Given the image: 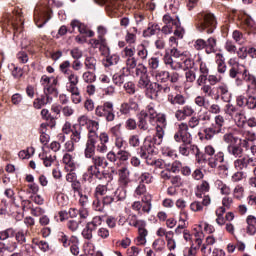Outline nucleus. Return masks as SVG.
Instances as JSON below:
<instances>
[{
    "mask_svg": "<svg viewBox=\"0 0 256 256\" xmlns=\"http://www.w3.org/2000/svg\"><path fill=\"white\" fill-rule=\"evenodd\" d=\"M196 29L199 33L206 32L208 35L215 33L217 29V18L209 11H203L196 16Z\"/></svg>",
    "mask_w": 256,
    "mask_h": 256,
    "instance_id": "nucleus-1",
    "label": "nucleus"
},
{
    "mask_svg": "<svg viewBox=\"0 0 256 256\" xmlns=\"http://www.w3.org/2000/svg\"><path fill=\"white\" fill-rule=\"evenodd\" d=\"M174 140L176 143H182L179 147L180 155L189 157V145L193 143V137L189 133V126L187 123H181L178 126L177 132L174 134Z\"/></svg>",
    "mask_w": 256,
    "mask_h": 256,
    "instance_id": "nucleus-2",
    "label": "nucleus"
},
{
    "mask_svg": "<svg viewBox=\"0 0 256 256\" xmlns=\"http://www.w3.org/2000/svg\"><path fill=\"white\" fill-rule=\"evenodd\" d=\"M95 115L111 123L115 121V105L111 101L104 102L96 107Z\"/></svg>",
    "mask_w": 256,
    "mask_h": 256,
    "instance_id": "nucleus-3",
    "label": "nucleus"
},
{
    "mask_svg": "<svg viewBox=\"0 0 256 256\" xmlns=\"http://www.w3.org/2000/svg\"><path fill=\"white\" fill-rule=\"evenodd\" d=\"M205 153L208 155V167L210 169H217L219 167V163L225 162V153L223 151H219L215 154V148L211 145L205 147Z\"/></svg>",
    "mask_w": 256,
    "mask_h": 256,
    "instance_id": "nucleus-4",
    "label": "nucleus"
},
{
    "mask_svg": "<svg viewBox=\"0 0 256 256\" xmlns=\"http://www.w3.org/2000/svg\"><path fill=\"white\" fill-rule=\"evenodd\" d=\"M215 47H217V39L210 37L205 41L204 39H197L194 43L196 51H203L205 49L207 55L215 53Z\"/></svg>",
    "mask_w": 256,
    "mask_h": 256,
    "instance_id": "nucleus-5",
    "label": "nucleus"
},
{
    "mask_svg": "<svg viewBox=\"0 0 256 256\" xmlns=\"http://www.w3.org/2000/svg\"><path fill=\"white\" fill-rule=\"evenodd\" d=\"M51 19L49 15V9L37 6L34 10V21H36L37 27L41 29Z\"/></svg>",
    "mask_w": 256,
    "mask_h": 256,
    "instance_id": "nucleus-6",
    "label": "nucleus"
},
{
    "mask_svg": "<svg viewBox=\"0 0 256 256\" xmlns=\"http://www.w3.org/2000/svg\"><path fill=\"white\" fill-rule=\"evenodd\" d=\"M96 139L97 133L93 130H90V134H88V140L84 150V157L86 159H93V157H95V145L97 143Z\"/></svg>",
    "mask_w": 256,
    "mask_h": 256,
    "instance_id": "nucleus-7",
    "label": "nucleus"
},
{
    "mask_svg": "<svg viewBox=\"0 0 256 256\" xmlns=\"http://www.w3.org/2000/svg\"><path fill=\"white\" fill-rule=\"evenodd\" d=\"M155 153V142L154 140L146 138L143 145L138 149V155L141 159H147L148 155H153Z\"/></svg>",
    "mask_w": 256,
    "mask_h": 256,
    "instance_id": "nucleus-8",
    "label": "nucleus"
},
{
    "mask_svg": "<svg viewBox=\"0 0 256 256\" xmlns=\"http://www.w3.org/2000/svg\"><path fill=\"white\" fill-rule=\"evenodd\" d=\"M139 67H142L143 70H141V68H136V75L137 76L140 75V79L138 81V87H140V89H145L146 87H150L151 80L147 75V68L143 64H139Z\"/></svg>",
    "mask_w": 256,
    "mask_h": 256,
    "instance_id": "nucleus-9",
    "label": "nucleus"
},
{
    "mask_svg": "<svg viewBox=\"0 0 256 256\" xmlns=\"http://www.w3.org/2000/svg\"><path fill=\"white\" fill-rule=\"evenodd\" d=\"M10 25H12L14 30V37H19L21 31H23V14L21 10L16 11L15 18L10 21Z\"/></svg>",
    "mask_w": 256,
    "mask_h": 256,
    "instance_id": "nucleus-10",
    "label": "nucleus"
},
{
    "mask_svg": "<svg viewBox=\"0 0 256 256\" xmlns=\"http://www.w3.org/2000/svg\"><path fill=\"white\" fill-rule=\"evenodd\" d=\"M251 164L253 167H255V159L247 156H241L240 158L234 161V167L238 171H243V169H247V167H249V165Z\"/></svg>",
    "mask_w": 256,
    "mask_h": 256,
    "instance_id": "nucleus-11",
    "label": "nucleus"
},
{
    "mask_svg": "<svg viewBox=\"0 0 256 256\" xmlns=\"http://www.w3.org/2000/svg\"><path fill=\"white\" fill-rule=\"evenodd\" d=\"M70 25L72 29L78 28V31L79 33H81V35H88V37H93L95 35V32H93L92 30H88L87 25L83 24L79 20H72Z\"/></svg>",
    "mask_w": 256,
    "mask_h": 256,
    "instance_id": "nucleus-12",
    "label": "nucleus"
},
{
    "mask_svg": "<svg viewBox=\"0 0 256 256\" xmlns=\"http://www.w3.org/2000/svg\"><path fill=\"white\" fill-rule=\"evenodd\" d=\"M53 97H49L45 95V92L41 94L39 97L34 99L33 101V107L34 109H43L45 105H49V103H52Z\"/></svg>",
    "mask_w": 256,
    "mask_h": 256,
    "instance_id": "nucleus-13",
    "label": "nucleus"
},
{
    "mask_svg": "<svg viewBox=\"0 0 256 256\" xmlns=\"http://www.w3.org/2000/svg\"><path fill=\"white\" fill-rule=\"evenodd\" d=\"M208 205H211V197L209 195H204V198L202 202L195 201L190 204L191 211L197 212V211H203V206L207 207Z\"/></svg>",
    "mask_w": 256,
    "mask_h": 256,
    "instance_id": "nucleus-14",
    "label": "nucleus"
},
{
    "mask_svg": "<svg viewBox=\"0 0 256 256\" xmlns=\"http://www.w3.org/2000/svg\"><path fill=\"white\" fill-rule=\"evenodd\" d=\"M129 175H131V172L127 167H122L118 170L119 183L123 185V187H127V185L131 183Z\"/></svg>",
    "mask_w": 256,
    "mask_h": 256,
    "instance_id": "nucleus-15",
    "label": "nucleus"
},
{
    "mask_svg": "<svg viewBox=\"0 0 256 256\" xmlns=\"http://www.w3.org/2000/svg\"><path fill=\"white\" fill-rule=\"evenodd\" d=\"M246 233L247 235H255L256 233V217L254 215H248L246 217Z\"/></svg>",
    "mask_w": 256,
    "mask_h": 256,
    "instance_id": "nucleus-16",
    "label": "nucleus"
},
{
    "mask_svg": "<svg viewBox=\"0 0 256 256\" xmlns=\"http://www.w3.org/2000/svg\"><path fill=\"white\" fill-rule=\"evenodd\" d=\"M227 153L229 155H232L233 157L241 158V157H243L244 151H243V148L241 147V145H238V143H237V144L228 145Z\"/></svg>",
    "mask_w": 256,
    "mask_h": 256,
    "instance_id": "nucleus-17",
    "label": "nucleus"
},
{
    "mask_svg": "<svg viewBox=\"0 0 256 256\" xmlns=\"http://www.w3.org/2000/svg\"><path fill=\"white\" fill-rule=\"evenodd\" d=\"M120 57L117 54L111 55V50L107 52L106 58L102 61L104 67H112V65H117L119 63Z\"/></svg>",
    "mask_w": 256,
    "mask_h": 256,
    "instance_id": "nucleus-18",
    "label": "nucleus"
},
{
    "mask_svg": "<svg viewBox=\"0 0 256 256\" xmlns=\"http://www.w3.org/2000/svg\"><path fill=\"white\" fill-rule=\"evenodd\" d=\"M81 133H83V126H81V124H74L72 126V134L70 136L71 141L79 143V141H81Z\"/></svg>",
    "mask_w": 256,
    "mask_h": 256,
    "instance_id": "nucleus-19",
    "label": "nucleus"
},
{
    "mask_svg": "<svg viewBox=\"0 0 256 256\" xmlns=\"http://www.w3.org/2000/svg\"><path fill=\"white\" fill-rule=\"evenodd\" d=\"M138 127L141 131L149 130V123H147V111L142 110L138 115Z\"/></svg>",
    "mask_w": 256,
    "mask_h": 256,
    "instance_id": "nucleus-20",
    "label": "nucleus"
},
{
    "mask_svg": "<svg viewBox=\"0 0 256 256\" xmlns=\"http://www.w3.org/2000/svg\"><path fill=\"white\" fill-rule=\"evenodd\" d=\"M233 119L240 129H244L245 125H247V116H245V112L243 110H240L239 113L235 114L233 116Z\"/></svg>",
    "mask_w": 256,
    "mask_h": 256,
    "instance_id": "nucleus-21",
    "label": "nucleus"
},
{
    "mask_svg": "<svg viewBox=\"0 0 256 256\" xmlns=\"http://www.w3.org/2000/svg\"><path fill=\"white\" fill-rule=\"evenodd\" d=\"M145 222H141V225L138 226V233L139 236L137 237V241L139 245H145V243H147V229H145Z\"/></svg>",
    "mask_w": 256,
    "mask_h": 256,
    "instance_id": "nucleus-22",
    "label": "nucleus"
},
{
    "mask_svg": "<svg viewBox=\"0 0 256 256\" xmlns=\"http://www.w3.org/2000/svg\"><path fill=\"white\" fill-rule=\"evenodd\" d=\"M92 164H94L97 169H106V167H109V162H107V158L104 156L96 155L92 157Z\"/></svg>",
    "mask_w": 256,
    "mask_h": 256,
    "instance_id": "nucleus-23",
    "label": "nucleus"
},
{
    "mask_svg": "<svg viewBox=\"0 0 256 256\" xmlns=\"http://www.w3.org/2000/svg\"><path fill=\"white\" fill-rule=\"evenodd\" d=\"M167 99L171 105H185L187 103V99L182 94H169Z\"/></svg>",
    "mask_w": 256,
    "mask_h": 256,
    "instance_id": "nucleus-24",
    "label": "nucleus"
},
{
    "mask_svg": "<svg viewBox=\"0 0 256 256\" xmlns=\"http://www.w3.org/2000/svg\"><path fill=\"white\" fill-rule=\"evenodd\" d=\"M161 31V26L159 24H148L146 30L143 31V37H153V35H157Z\"/></svg>",
    "mask_w": 256,
    "mask_h": 256,
    "instance_id": "nucleus-25",
    "label": "nucleus"
},
{
    "mask_svg": "<svg viewBox=\"0 0 256 256\" xmlns=\"http://www.w3.org/2000/svg\"><path fill=\"white\" fill-rule=\"evenodd\" d=\"M95 231H97V228L86 223L84 229L82 230V237L86 239V241H91V239H93V233H95Z\"/></svg>",
    "mask_w": 256,
    "mask_h": 256,
    "instance_id": "nucleus-26",
    "label": "nucleus"
},
{
    "mask_svg": "<svg viewBox=\"0 0 256 256\" xmlns=\"http://www.w3.org/2000/svg\"><path fill=\"white\" fill-rule=\"evenodd\" d=\"M58 241H59V243H62L63 247L67 248L71 245L72 241H77V237L72 236V238L69 239V236H67L65 233L59 232Z\"/></svg>",
    "mask_w": 256,
    "mask_h": 256,
    "instance_id": "nucleus-27",
    "label": "nucleus"
},
{
    "mask_svg": "<svg viewBox=\"0 0 256 256\" xmlns=\"http://www.w3.org/2000/svg\"><path fill=\"white\" fill-rule=\"evenodd\" d=\"M223 141L224 143H227V145H237L239 143V137L235 136V133L228 132L223 135Z\"/></svg>",
    "mask_w": 256,
    "mask_h": 256,
    "instance_id": "nucleus-28",
    "label": "nucleus"
},
{
    "mask_svg": "<svg viewBox=\"0 0 256 256\" xmlns=\"http://www.w3.org/2000/svg\"><path fill=\"white\" fill-rule=\"evenodd\" d=\"M163 137H165V130L163 129V126H156V133L153 137V141L156 145H161L163 143Z\"/></svg>",
    "mask_w": 256,
    "mask_h": 256,
    "instance_id": "nucleus-29",
    "label": "nucleus"
},
{
    "mask_svg": "<svg viewBox=\"0 0 256 256\" xmlns=\"http://www.w3.org/2000/svg\"><path fill=\"white\" fill-rule=\"evenodd\" d=\"M155 77L158 83H167L171 77V73H169V71L161 70L156 72Z\"/></svg>",
    "mask_w": 256,
    "mask_h": 256,
    "instance_id": "nucleus-30",
    "label": "nucleus"
},
{
    "mask_svg": "<svg viewBox=\"0 0 256 256\" xmlns=\"http://www.w3.org/2000/svg\"><path fill=\"white\" fill-rule=\"evenodd\" d=\"M17 242H12L10 246H7L5 242H0V256H5V251L13 253L17 249Z\"/></svg>",
    "mask_w": 256,
    "mask_h": 256,
    "instance_id": "nucleus-31",
    "label": "nucleus"
},
{
    "mask_svg": "<svg viewBox=\"0 0 256 256\" xmlns=\"http://www.w3.org/2000/svg\"><path fill=\"white\" fill-rule=\"evenodd\" d=\"M84 65H85L86 69H88L89 71H96L97 70V59H95V57H92V56H86V58L84 60Z\"/></svg>",
    "mask_w": 256,
    "mask_h": 256,
    "instance_id": "nucleus-32",
    "label": "nucleus"
},
{
    "mask_svg": "<svg viewBox=\"0 0 256 256\" xmlns=\"http://www.w3.org/2000/svg\"><path fill=\"white\" fill-rule=\"evenodd\" d=\"M98 5H105L108 9L115 10L119 7L117 0H94Z\"/></svg>",
    "mask_w": 256,
    "mask_h": 256,
    "instance_id": "nucleus-33",
    "label": "nucleus"
},
{
    "mask_svg": "<svg viewBox=\"0 0 256 256\" xmlns=\"http://www.w3.org/2000/svg\"><path fill=\"white\" fill-rule=\"evenodd\" d=\"M14 237L17 241L16 244L18 243V245H25V243H27V231H24L23 229L15 232Z\"/></svg>",
    "mask_w": 256,
    "mask_h": 256,
    "instance_id": "nucleus-34",
    "label": "nucleus"
},
{
    "mask_svg": "<svg viewBox=\"0 0 256 256\" xmlns=\"http://www.w3.org/2000/svg\"><path fill=\"white\" fill-rule=\"evenodd\" d=\"M123 199H125V197H121L119 195H117V192H115V196H105L102 199V203L103 205H111V203H117L119 201H123Z\"/></svg>",
    "mask_w": 256,
    "mask_h": 256,
    "instance_id": "nucleus-35",
    "label": "nucleus"
},
{
    "mask_svg": "<svg viewBox=\"0 0 256 256\" xmlns=\"http://www.w3.org/2000/svg\"><path fill=\"white\" fill-rule=\"evenodd\" d=\"M198 135H199L200 139H203V135H204V138H205L207 141H211V139H213V137H215V135H217V134H216L215 131L209 126V127L204 128L203 133L199 132Z\"/></svg>",
    "mask_w": 256,
    "mask_h": 256,
    "instance_id": "nucleus-36",
    "label": "nucleus"
},
{
    "mask_svg": "<svg viewBox=\"0 0 256 256\" xmlns=\"http://www.w3.org/2000/svg\"><path fill=\"white\" fill-rule=\"evenodd\" d=\"M222 101L229 103L231 101V94H229V88L225 85L218 87Z\"/></svg>",
    "mask_w": 256,
    "mask_h": 256,
    "instance_id": "nucleus-37",
    "label": "nucleus"
},
{
    "mask_svg": "<svg viewBox=\"0 0 256 256\" xmlns=\"http://www.w3.org/2000/svg\"><path fill=\"white\" fill-rule=\"evenodd\" d=\"M137 56L141 59V61H146L149 55V51L144 44H140L137 46Z\"/></svg>",
    "mask_w": 256,
    "mask_h": 256,
    "instance_id": "nucleus-38",
    "label": "nucleus"
},
{
    "mask_svg": "<svg viewBox=\"0 0 256 256\" xmlns=\"http://www.w3.org/2000/svg\"><path fill=\"white\" fill-rule=\"evenodd\" d=\"M44 94L47 96V97H59V90L57 89L56 86H49V85H46L44 86Z\"/></svg>",
    "mask_w": 256,
    "mask_h": 256,
    "instance_id": "nucleus-39",
    "label": "nucleus"
},
{
    "mask_svg": "<svg viewBox=\"0 0 256 256\" xmlns=\"http://www.w3.org/2000/svg\"><path fill=\"white\" fill-rule=\"evenodd\" d=\"M146 111L147 113V117H149L150 119V123L151 121H153L154 119H157V110H155V104L150 103L146 106Z\"/></svg>",
    "mask_w": 256,
    "mask_h": 256,
    "instance_id": "nucleus-40",
    "label": "nucleus"
},
{
    "mask_svg": "<svg viewBox=\"0 0 256 256\" xmlns=\"http://www.w3.org/2000/svg\"><path fill=\"white\" fill-rule=\"evenodd\" d=\"M15 237V229L7 228L0 232V241H7V239H11Z\"/></svg>",
    "mask_w": 256,
    "mask_h": 256,
    "instance_id": "nucleus-41",
    "label": "nucleus"
},
{
    "mask_svg": "<svg viewBox=\"0 0 256 256\" xmlns=\"http://www.w3.org/2000/svg\"><path fill=\"white\" fill-rule=\"evenodd\" d=\"M126 77H127V75H125V73H121V74L116 73L113 75L112 81H113L114 85L121 87L123 85V83H125Z\"/></svg>",
    "mask_w": 256,
    "mask_h": 256,
    "instance_id": "nucleus-42",
    "label": "nucleus"
},
{
    "mask_svg": "<svg viewBox=\"0 0 256 256\" xmlns=\"http://www.w3.org/2000/svg\"><path fill=\"white\" fill-rule=\"evenodd\" d=\"M195 159H196V162L199 163V165H203V164H206L208 162V159L207 158V153L206 152H201V150H198L195 154Z\"/></svg>",
    "mask_w": 256,
    "mask_h": 256,
    "instance_id": "nucleus-43",
    "label": "nucleus"
},
{
    "mask_svg": "<svg viewBox=\"0 0 256 256\" xmlns=\"http://www.w3.org/2000/svg\"><path fill=\"white\" fill-rule=\"evenodd\" d=\"M155 87H156V97L163 93H165V94L171 93V87H169L168 85L163 86V85L159 84V82H155Z\"/></svg>",
    "mask_w": 256,
    "mask_h": 256,
    "instance_id": "nucleus-44",
    "label": "nucleus"
},
{
    "mask_svg": "<svg viewBox=\"0 0 256 256\" xmlns=\"http://www.w3.org/2000/svg\"><path fill=\"white\" fill-rule=\"evenodd\" d=\"M94 177L99 181H103V179H111V173L107 171H101V169L98 168L94 173Z\"/></svg>",
    "mask_w": 256,
    "mask_h": 256,
    "instance_id": "nucleus-45",
    "label": "nucleus"
},
{
    "mask_svg": "<svg viewBox=\"0 0 256 256\" xmlns=\"http://www.w3.org/2000/svg\"><path fill=\"white\" fill-rule=\"evenodd\" d=\"M159 63H161V59L158 56L151 57L148 60V67L152 69V71H155L159 69Z\"/></svg>",
    "mask_w": 256,
    "mask_h": 256,
    "instance_id": "nucleus-46",
    "label": "nucleus"
},
{
    "mask_svg": "<svg viewBox=\"0 0 256 256\" xmlns=\"http://www.w3.org/2000/svg\"><path fill=\"white\" fill-rule=\"evenodd\" d=\"M127 221L131 227H139V226H141V223H145V221H143V220H138L137 215H135V214H130L128 216Z\"/></svg>",
    "mask_w": 256,
    "mask_h": 256,
    "instance_id": "nucleus-47",
    "label": "nucleus"
},
{
    "mask_svg": "<svg viewBox=\"0 0 256 256\" xmlns=\"http://www.w3.org/2000/svg\"><path fill=\"white\" fill-rule=\"evenodd\" d=\"M62 161L65 165L70 167L71 171H75V163L73 162V156L71 154H64Z\"/></svg>",
    "mask_w": 256,
    "mask_h": 256,
    "instance_id": "nucleus-48",
    "label": "nucleus"
},
{
    "mask_svg": "<svg viewBox=\"0 0 256 256\" xmlns=\"http://www.w3.org/2000/svg\"><path fill=\"white\" fill-rule=\"evenodd\" d=\"M81 223H82L81 219L79 220L72 219L67 222V227L69 231H72V233H75V231L79 229V225H81Z\"/></svg>",
    "mask_w": 256,
    "mask_h": 256,
    "instance_id": "nucleus-49",
    "label": "nucleus"
},
{
    "mask_svg": "<svg viewBox=\"0 0 256 256\" xmlns=\"http://www.w3.org/2000/svg\"><path fill=\"white\" fill-rule=\"evenodd\" d=\"M139 183H142L143 185H149V183H152L153 176L149 172H143L139 177Z\"/></svg>",
    "mask_w": 256,
    "mask_h": 256,
    "instance_id": "nucleus-50",
    "label": "nucleus"
},
{
    "mask_svg": "<svg viewBox=\"0 0 256 256\" xmlns=\"http://www.w3.org/2000/svg\"><path fill=\"white\" fill-rule=\"evenodd\" d=\"M195 104L198 107H204V109H209V100L205 99V96H197L195 98Z\"/></svg>",
    "mask_w": 256,
    "mask_h": 256,
    "instance_id": "nucleus-51",
    "label": "nucleus"
},
{
    "mask_svg": "<svg viewBox=\"0 0 256 256\" xmlns=\"http://www.w3.org/2000/svg\"><path fill=\"white\" fill-rule=\"evenodd\" d=\"M124 91H126L128 95H135L136 93L135 83L132 81H128L124 83Z\"/></svg>",
    "mask_w": 256,
    "mask_h": 256,
    "instance_id": "nucleus-52",
    "label": "nucleus"
},
{
    "mask_svg": "<svg viewBox=\"0 0 256 256\" xmlns=\"http://www.w3.org/2000/svg\"><path fill=\"white\" fill-rule=\"evenodd\" d=\"M146 194H147V186L139 182V185L136 187L134 191V197H141L142 195H146Z\"/></svg>",
    "mask_w": 256,
    "mask_h": 256,
    "instance_id": "nucleus-53",
    "label": "nucleus"
},
{
    "mask_svg": "<svg viewBox=\"0 0 256 256\" xmlns=\"http://www.w3.org/2000/svg\"><path fill=\"white\" fill-rule=\"evenodd\" d=\"M202 93H204L205 97H213L215 95V92L213 91V87L209 84H204L201 87Z\"/></svg>",
    "mask_w": 256,
    "mask_h": 256,
    "instance_id": "nucleus-54",
    "label": "nucleus"
},
{
    "mask_svg": "<svg viewBox=\"0 0 256 256\" xmlns=\"http://www.w3.org/2000/svg\"><path fill=\"white\" fill-rule=\"evenodd\" d=\"M70 67L71 62L69 60H66L60 64L59 69L64 75H69V73H71V70H69Z\"/></svg>",
    "mask_w": 256,
    "mask_h": 256,
    "instance_id": "nucleus-55",
    "label": "nucleus"
},
{
    "mask_svg": "<svg viewBox=\"0 0 256 256\" xmlns=\"http://www.w3.org/2000/svg\"><path fill=\"white\" fill-rule=\"evenodd\" d=\"M117 157H118V161H129L130 157H131V153L127 152L126 150H119L117 152Z\"/></svg>",
    "mask_w": 256,
    "mask_h": 256,
    "instance_id": "nucleus-56",
    "label": "nucleus"
},
{
    "mask_svg": "<svg viewBox=\"0 0 256 256\" xmlns=\"http://www.w3.org/2000/svg\"><path fill=\"white\" fill-rule=\"evenodd\" d=\"M82 77L85 83H94V81L97 79V76H95V73L90 71L84 72Z\"/></svg>",
    "mask_w": 256,
    "mask_h": 256,
    "instance_id": "nucleus-57",
    "label": "nucleus"
},
{
    "mask_svg": "<svg viewBox=\"0 0 256 256\" xmlns=\"http://www.w3.org/2000/svg\"><path fill=\"white\" fill-rule=\"evenodd\" d=\"M70 55L72 59L79 60L83 57V50L79 49L78 47H75L72 50H70Z\"/></svg>",
    "mask_w": 256,
    "mask_h": 256,
    "instance_id": "nucleus-58",
    "label": "nucleus"
},
{
    "mask_svg": "<svg viewBox=\"0 0 256 256\" xmlns=\"http://www.w3.org/2000/svg\"><path fill=\"white\" fill-rule=\"evenodd\" d=\"M224 47L228 53L233 55L237 53V46H235V43H233L231 40H227Z\"/></svg>",
    "mask_w": 256,
    "mask_h": 256,
    "instance_id": "nucleus-59",
    "label": "nucleus"
},
{
    "mask_svg": "<svg viewBox=\"0 0 256 256\" xmlns=\"http://www.w3.org/2000/svg\"><path fill=\"white\" fill-rule=\"evenodd\" d=\"M240 111L241 110H239V108H237L236 106H233L232 104L226 105V113H227V115H230V117H234Z\"/></svg>",
    "mask_w": 256,
    "mask_h": 256,
    "instance_id": "nucleus-60",
    "label": "nucleus"
},
{
    "mask_svg": "<svg viewBox=\"0 0 256 256\" xmlns=\"http://www.w3.org/2000/svg\"><path fill=\"white\" fill-rule=\"evenodd\" d=\"M130 147H139L141 145V140L139 139V135H132L129 138Z\"/></svg>",
    "mask_w": 256,
    "mask_h": 256,
    "instance_id": "nucleus-61",
    "label": "nucleus"
},
{
    "mask_svg": "<svg viewBox=\"0 0 256 256\" xmlns=\"http://www.w3.org/2000/svg\"><path fill=\"white\" fill-rule=\"evenodd\" d=\"M126 129L128 131H135V129H137V121H135V119L133 118H129L128 120H126Z\"/></svg>",
    "mask_w": 256,
    "mask_h": 256,
    "instance_id": "nucleus-62",
    "label": "nucleus"
},
{
    "mask_svg": "<svg viewBox=\"0 0 256 256\" xmlns=\"http://www.w3.org/2000/svg\"><path fill=\"white\" fill-rule=\"evenodd\" d=\"M232 37L236 43H244L245 39L243 38V33L239 30H235L232 34Z\"/></svg>",
    "mask_w": 256,
    "mask_h": 256,
    "instance_id": "nucleus-63",
    "label": "nucleus"
},
{
    "mask_svg": "<svg viewBox=\"0 0 256 256\" xmlns=\"http://www.w3.org/2000/svg\"><path fill=\"white\" fill-rule=\"evenodd\" d=\"M246 107L248 109H256V98L252 96H247Z\"/></svg>",
    "mask_w": 256,
    "mask_h": 256,
    "instance_id": "nucleus-64",
    "label": "nucleus"
}]
</instances>
